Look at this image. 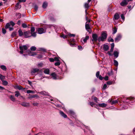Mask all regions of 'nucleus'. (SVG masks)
<instances>
[{"mask_svg":"<svg viewBox=\"0 0 135 135\" xmlns=\"http://www.w3.org/2000/svg\"><path fill=\"white\" fill-rule=\"evenodd\" d=\"M27 93L28 94H29L30 93H31L33 94V93H34V91H32L31 90H27Z\"/></svg>","mask_w":135,"mask_h":135,"instance_id":"nucleus-35","label":"nucleus"},{"mask_svg":"<svg viewBox=\"0 0 135 135\" xmlns=\"http://www.w3.org/2000/svg\"><path fill=\"white\" fill-rule=\"evenodd\" d=\"M94 100L96 102H97V97H94Z\"/></svg>","mask_w":135,"mask_h":135,"instance_id":"nucleus-61","label":"nucleus"},{"mask_svg":"<svg viewBox=\"0 0 135 135\" xmlns=\"http://www.w3.org/2000/svg\"><path fill=\"white\" fill-rule=\"evenodd\" d=\"M30 31H26L24 32V35L26 38H27L30 36Z\"/></svg>","mask_w":135,"mask_h":135,"instance_id":"nucleus-8","label":"nucleus"},{"mask_svg":"<svg viewBox=\"0 0 135 135\" xmlns=\"http://www.w3.org/2000/svg\"><path fill=\"white\" fill-rule=\"evenodd\" d=\"M122 37L121 35L120 34H118L115 38V42H118L120 39Z\"/></svg>","mask_w":135,"mask_h":135,"instance_id":"nucleus-7","label":"nucleus"},{"mask_svg":"<svg viewBox=\"0 0 135 135\" xmlns=\"http://www.w3.org/2000/svg\"><path fill=\"white\" fill-rule=\"evenodd\" d=\"M60 64V62L59 61L56 62L55 63V66H59V65Z\"/></svg>","mask_w":135,"mask_h":135,"instance_id":"nucleus-47","label":"nucleus"},{"mask_svg":"<svg viewBox=\"0 0 135 135\" xmlns=\"http://www.w3.org/2000/svg\"><path fill=\"white\" fill-rule=\"evenodd\" d=\"M10 98L12 101H14L15 100V99L14 97L12 95L10 96Z\"/></svg>","mask_w":135,"mask_h":135,"instance_id":"nucleus-30","label":"nucleus"},{"mask_svg":"<svg viewBox=\"0 0 135 135\" xmlns=\"http://www.w3.org/2000/svg\"><path fill=\"white\" fill-rule=\"evenodd\" d=\"M26 1V0H20L19 1L21 2H25Z\"/></svg>","mask_w":135,"mask_h":135,"instance_id":"nucleus-62","label":"nucleus"},{"mask_svg":"<svg viewBox=\"0 0 135 135\" xmlns=\"http://www.w3.org/2000/svg\"><path fill=\"white\" fill-rule=\"evenodd\" d=\"M29 97H28L29 99H32L35 97H36L37 98H39V97L37 94H35L33 95H29Z\"/></svg>","mask_w":135,"mask_h":135,"instance_id":"nucleus-11","label":"nucleus"},{"mask_svg":"<svg viewBox=\"0 0 135 135\" xmlns=\"http://www.w3.org/2000/svg\"><path fill=\"white\" fill-rule=\"evenodd\" d=\"M114 44L113 43H112L111 45V48H114Z\"/></svg>","mask_w":135,"mask_h":135,"instance_id":"nucleus-57","label":"nucleus"},{"mask_svg":"<svg viewBox=\"0 0 135 135\" xmlns=\"http://www.w3.org/2000/svg\"><path fill=\"white\" fill-rule=\"evenodd\" d=\"M113 83V81H108L107 83V84L109 85H111Z\"/></svg>","mask_w":135,"mask_h":135,"instance_id":"nucleus-42","label":"nucleus"},{"mask_svg":"<svg viewBox=\"0 0 135 135\" xmlns=\"http://www.w3.org/2000/svg\"><path fill=\"white\" fill-rule=\"evenodd\" d=\"M99 71H97L96 73V76L97 78H98V77L99 75Z\"/></svg>","mask_w":135,"mask_h":135,"instance_id":"nucleus-48","label":"nucleus"},{"mask_svg":"<svg viewBox=\"0 0 135 135\" xmlns=\"http://www.w3.org/2000/svg\"><path fill=\"white\" fill-rule=\"evenodd\" d=\"M18 32L19 33V35L20 36H21L23 35V33L20 29L19 30Z\"/></svg>","mask_w":135,"mask_h":135,"instance_id":"nucleus-26","label":"nucleus"},{"mask_svg":"<svg viewBox=\"0 0 135 135\" xmlns=\"http://www.w3.org/2000/svg\"><path fill=\"white\" fill-rule=\"evenodd\" d=\"M59 113L61 115L65 118L67 117V115L65 114L63 112L61 111H59Z\"/></svg>","mask_w":135,"mask_h":135,"instance_id":"nucleus-14","label":"nucleus"},{"mask_svg":"<svg viewBox=\"0 0 135 135\" xmlns=\"http://www.w3.org/2000/svg\"><path fill=\"white\" fill-rule=\"evenodd\" d=\"M114 64L116 66H118V63L117 61L115 60H114Z\"/></svg>","mask_w":135,"mask_h":135,"instance_id":"nucleus-38","label":"nucleus"},{"mask_svg":"<svg viewBox=\"0 0 135 135\" xmlns=\"http://www.w3.org/2000/svg\"><path fill=\"white\" fill-rule=\"evenodd\" d=\"M98 105L100 107H105L107 106V104L104 103L99 104Z\"/></svg>","mask_w":135,"mask_h":135,"instance_id":"nucleus-21","label":"nucleus"},{"mask_svg":"<svg viewBox=\"0 0 135 135\" xmlns=\"http://www.w3.org/2000/svg\"><path fill=\"white\" fill-rule=\"evenodd\" d=\"M89 37L88 36H86L83 39V41L85 43L86 42L87 40L89 38Z\"/></svg>","mask_w":135,"mask_h":135,"instance_id":"nucleus-29","label":"nucleus"},{"mask_svg":"<svg viewBox=\"0 0 135 135\" xmlns=\"http://www.w3.org/2000/svg\"><path fill=\"white\" fill-rule=\"evenodd\" d=\"M19 48L21 50V51H20V53L21 54H22L23 53V50H26L28 48L26 45H25L23 46H20Z\"/></svg>","mask_w":135,"mask_h":135,"instance_id":"nucleus-3","label":"nucleus"},{"mask_svg":"<svg viewBox=\"0 0 135 135\" xmlns=\"http://www.w3.org/2000/svg\"><path fill=\"white\" fill-rule=\"evenodd\" d=\"M28 84H30L31 85H32V82L31 81H29V80L28 81Z\"/></svg>","mask_w":135,"mask_h":135,"instance_id":"nucleus-63","label":"nucleus"},{"mask_svg":"<svg viewBox=\"0 0 135 135\" xmlns=\"http://www.w3.org/2000/svg\"><path fill=\"white\" fill-rule=\"evenodd\" d=\"M39 70V69L37 68L33 69L31 70V73L32 74L35 73L38 71Z\"/></svg>","mask_w":135,"mask_h":135,"instance_id":"nucleus-15","label":"nucleus"},{"mask_svg":"<svg viewBox=\"0 0 135 135\" xmlns=\"http://www.w3.org/2000/svg\"><path fill=\"white\" fill-rule=\"evenodd\" d=\"M49 60L51 62H53L54 61V59L52 58H49Z\"/></svg>","mask_w":135,"mask_h":135,"instance_id":"nucleus-46","label":"nucleus"},{"mask_svg":"<svg viewBox=\"0 0 135 135\" xmlns=\"http://www.w3.org/2000/svg\"><path fill=\"white\" fill-rule=\"evenodd\" d=\"M44 73L45 74H49V70L48 69H45L44 71Z\"/></svg>","mask_w":135,"mask_h":135,"instance_id":"nucleus-23","label":"nucleus"},{"mask_svg":"<svg viewBox=\"0 0 135 135\" xmlns=\"http://www.w3.org/2000/svg\"><path fill=\"white\" fill-rule=\"evenodd\" d=\"M17 15H18L19 16L18 17V18H20L21 17V15L20 13H18L16 14Z\"/></svg>","mask_w":135,"mask_h":135,"instance_id":"nucleus-64","label":"nucleus"},{"mask_svg":"<svg viewBox=\"0 0 135 135\" xmlns=\"http://www.w3.org/2000/svg\"><path fill=\"white\" fill-rule=\"evenodd\" d=\"M16 93L15 94V96L16 97H17L19 96H20V93L18 91H17L15 92Z\"/></svg>","mask_w":135,"mask_h":135,"instance_id":"nucleus-24","label":"nucleus"},{"mask_svg":"<svg viewBox=\"0 0 135 135\" xmlns=\"http://www.w3.org/2000/svg\"><path fill=\"white\" fill-rule=\"evenodd\" d=\"M120 17L119 16L117 13H116L114 15V19L116 20H118Z\"/></svg>","mask_w":135,"mask_h":135,"instance_id":"nucleus-17","label":"nucleus"},{"mask_svg":"<svg viewBox=\"0 0 135 135\" xmlns=\"http://www.w3.org/2000/svg\"><path fill=\"white\" fill-rule=\"evenodd\" d=\"M67 113L69 114H71L72 115H74V112L71 110H69L68 112Z\"/></svg>","mask_w":135,"mask_h":135,"instance_id":"nucleus-22","label":"nucleus"},{"mask_svg":"<svg viewBox=\"0 0 135 135\" xmlns=\"http://www.w3.org/2000/svg\"><path fill=\"white\" fill-rule=\"evenodd\" d=\"M21 104L22 106L25 107H28L30 106V104L28 103L23 102Z\"/></svg>","mask_w":135,"mask_h":135,"instance_id":"nucleus-10","label":"nucleus"},{"mask_svg":"<svg viewBox=\"0 0 135 135\" xmlns=\"http://www.w3.org/2000/svg\"><path fill=\"white\" fill-rule=\"evenodd\" d=\"M0 67L1 69L4 70H5L6 69V66L4 65H2L0 66Z\"/></svg>","mask_w":135,"mask_h":135,"instance_id":"nucleus-31","label":"nucleus"},{"mask_svg":"<svg viewBox=\"0 0 135 135\" xmlns=\"http://www.w3.org/2000/svg\"><path fill=\"white\" fill-rule=\"evenodd\" d=\"M99 78V79L100 80H102L103 79V77H102V76L101 75H100L98 77V78Z\"/></svg>","mask_w":135,"mask_h":135,"instance_id":"nucleus-54","label":"nucleus"},{"mask_svg":"<svg viewBox=\"0 0 135 135\" xmlns=\"http://www.w3.org/2000/svg\"><path fill=\"white\" fill-rule=\"evenodd\" d=\"M89 7L88 3H85L84 4V7L85 8L88 9Z\"/></svg>","mask_w":135,"mask_h":135,"instance_id":"nucleus-28","label":"nucleus"},{"mask_svg":"<svg viewBox=\"0 0 135 135\" xmlns=\"http://www.w3.org/2000/svg\"><path fill=\"white\" fill-rule=\"evenodd\" d=\"M35 31V28L33 27H32L31 28V33Z\"/></svg>","mask_w":135,"mask_h":135,"instance_id":"nucleus-43","label":"nucleus"},{"mask_svg":"<svg viewBox=\"0 0 135 135\" xmlns=\"http://www.w3.org/2000/svg\"><path fill=\"white\" fill-rule=\"evenodd\" d=\"M92 37L93 39L92 41H93L96 42L98 40V36L96 34H93L92 35Z\"/></svg>","mask_w":135,"mask_h":135,"instance_id":"nucleus-5","label":"nucleus"},{"mask_svg":"<svg viewBox=\"0 0 135 135\" xmlns=\"http://www.w3.org/2000/svg\"><path fill=\"white\" fill-rule=\"evenodd\" d=\"M16 87L17 89L19 90H24V89L23 88V87H22L21 86H18L17 85L16 86Z\"/></svg>","mask_w":135,"mask_h":135,"instance_id":"nucleus-33","label":"nucleus"},{"mask_svg":"<svg viewBox=\"0 0 135 135\" xmlns=\"http://www.w3.org/2000/svg\"><path fill=\"white\" fill-rule=\"evenodd\" d=\"M85 27L86 30H89L90 29V27L88 24H87V22L86 23L85 25Z\"/></svg>","mask_w":135,"mask_h":135,"instance_id":"nucleus-25","label":"nucleus"},{"mask_svg":"<svg viewBox=\"0 0 135 135\" xmlns=\"http://www.w3.org/2000/svg\"><path fill=\"white\" fill-rule=\"evenodd\" d=\"M16 9H19L21 8V6L20 4L19 3H18L16 5Z\"/></svg>","mask_w":135,"mask_h":135,"instance_id":"nucleus-19","label":"nucleus"},{"mask_svg":"<svg viewBox=\"0 0 135 135\" xmlns=\"http://www.w3.org/2000/svg\"><path fill=\"white\" fill-rule=\"evenodd\" d=\"M37 31L39 34H41L45 32V30L42 28H38Z\"/></svg>","mask_w":135,"mask_h":135,"instance_id":"nucleus-6","label":"nucleus"},{"mask_svg":"<svg viewBox=\"0 0 135 135\" xmlns=\"http://www.w3.org/2000/svg\"><path fill=\"white\" fill-rule=\"evenodd\" d=\"M15 23L12 21H11L9 23H7L5 27L6 29L9 28V30L10 31H11L13 30V28L12 27H10L11 26V25L13 27L14 26Z\"/></svg>","mask_w":135,"mask_h":135,"instance_id":"nucleus-2","label":"nucleus"},{"mask_svg":"<svg viewBox=\"0 0 135 135\" xmlns=\"http://www.w3.org/2000/svg\"><path fill=\"white\" fill-rule=\"evenodd\" d=\"M47 6V3L46 2H44L42 6V7L44 8H46Z\"/></svg>","mask_w":135,"mask_h":135,"instance_id":"nucleus-20","label":"nucleus"},{"mask_svg":"<svg viewBox=\"0 0 135 135\" xmlns=\"http://www.w3.org/2000/svg\"><path fill=\"white\" fill-rule=\"evenodd\" d=\"M118 101L117 100H114L110 102L111 103V104H115L118 103Z\"/></svg>","mask_w":135,"mask_h":135,"instance_id":"nucleus-34","label":"nucleus"},{"mask_svg":"<svg viewBox=\"0 0 135 135\" xmlns=\"http://www.w3.org/2000/svg\"><path fill=\"white\" fill-rule=\"evenodd\" d=\"M54 61H59V59L58 57H55L54 58Z\"/></svg>","mask_w":135,"mask_h":135,"instance_id":"nucleus-59","label":"nucleus"},{"mask_svg":"<svg viewBox=\"0 0 135 135\" xmlns=\"http://www.w3.org/2000/svg\"><path fill=\"white\" fill-rule=\"evenodd\" d=\"M16 32H13L12 33L11 36L13 37H14L16 35Z\"/></svg>","mask_w":135,"mask_h":135,"instance_id":"nucleus-51","label":"nucleus"},{"mask_svg":"<svg viewBox=\"0 0 135 135\" xmlns=\"http://www.w3.org/2000/svg\"><path fill=\"white\" fill-rule=\"evenodd\" d=\"M128 2L127 0H124L120 3V5L122 6L126 5L127 4Z\"/></svg>","mask_w":135,"mask_h":135,"instance_id":"nucleus-9","label":"nucleus"},{"mask_svg":"<svg viewBox=\"0 0 135 135\" xmlns=\"http://www.w3.org/2000/svg\"><path fill=\"white\" fill-rule=\"evenodd\" d=\"M109 41V42H113L114 40L112 38H110L108 39Z\"/></svg>","mask_w":135,"mask_h":135,"instance_id":"nucleus-52","label":"nucleus"},{"mask_svg":"<svg viewBox=\"0 0 135 135\" xmlns=\"http://www.w3.org/2000/svg\"><path fill=\"white\" fill-rule=\"evenodd\" d=\"M0 79L2 81V80H3L5 79V76H3L1 74H0Z\"/></svg>","mask_w":135,"mask_h":135,"instance_id":"nucleus-27","label":"nucleus"},{"mask_svg":"<svg viewBox=\"0 0 135 135\" xmlns=\"http://www.w3.org/2000/svg\"><path fill=\"white\" fill-rule=\"evenodd\" d=\"M78 49L79 50H81L82 49V47L81 46H78Z\"/></svg>","mask_w":135,"mask_h":135,"instance_id":"nucleus-53","label":"nucleus"},{"mask_svg":"<svg viewBox=\"0 0 135 135\" xmlns=\"http://www.w3.org/2000/svg\"><path fill=\"white\" fill-rule=\"evenodd\" d=\"M109 48V46L107 45L104 44L103 45V49L105 51H107L108 50Z\"/></svg>","mask_w":135,"mask_h":135,"instance_id":"nucleus-18","label":"nucleus"},{"mask_svg":"<svg viewBox=\"0 0 135 135\" xmlns=\"http://www.w3.org/2000/svg\"><path fill=\"white\" fill-rule=\"evenodd\" d=\"M3 84L4 85H6L8 84V82L6 80H2V81Z\"/></svg>","mask_w":135,"mask_h":135,"instance_id":"nucleus-32","label":"nucleus"},{"mask_svg":"<svg viewBox=\"0 0 135 135\" xmlns=\"http://www.w3.org/2000/svg\"><path fill=\"white\" fill-rule=\"evenodd\" d=\"M90 105L92 107H93L94 105V103L93 102H90Z\"/></svg>","mask_w":135,"mask_h":135,"instance_id":"nucleus-58","label":"nucleus"},{"mask_svg":"<svg viewBox=\"0 0 135 135\" xmlns=\"http://www.w3.org/2000/svg\"><path fill=\"white\" fill-rule=\"evenodd\" d=\"M31 36L33 37H35L36 36V33L35 32H32L31 33Z\"/></svg>","mask_w":135,"mask_h":135,"instance_id":"nucleus-39","label":"nucleus"},{"mask_svg":"<svg viewBox=\"0 0 135 135\" xmlns=\"http://www.w3.org/2000/svg\"><path fill=\"white\" fill-rule=\"evenodd\" d=\"M68 35L71 37H74L75 36V35L73 34L70 33L68 34Z\"/></svg>","mask_w":135,"mask_h":135,"instance_id":"nucleus-55","label":"nucleus"},{"mask_svg":"<svg viewBox=\"0 0 135 135\" xmlns=\"http://www.w3.org/2000/svg\"><path fill=\"white\" fill-rule=\"evenodd\" d=\"M38 93L41 95H48V93L46 92L45 91H42L40 92H38Z\"/></svg>","mask_w":135,"mask_h":135,"instance_id":"nucleus-13","label":"nucleus"},{"mask_svg":"<svg viewBox=\"0 0 135 135\" xmlns=\"http://www.w3.org/2000/svg\"><path fill=\"white\" fill-rule=\"evenodd\" d=\"M135 100V99L132 98L130 99H127L126 100V102L129 104H131L132 103L134 102Z\"/></svg>","mask_w":135,"mask_h":135,"instance_id":"nucleus-4","label":"nucleus"},{"mask_svg":"<svg viewBox=\"0 0 135 135\" xmlns=\"http://www.w3.org/2000/svg\"><path fill=\"white\" fill-rule=\"evenodd\" d=\"M107 36V34L106 31L103 32L101 34L100 37L98 38V41L99 42L103 41L106 39Z\"/></svg>","mask_w":135,"mask_h":135,"instance_id":"nucleus-1","label":"nucleus"},{"mask_svg":"<svg viewBox=\"0 0 135 135\" xmlns=\"http://www.w3.org/2000/svg\"><path fill=\"white\" fill-rule=\"evenodd\" d=\"M30 50L31 51H34L36 50V48L34 46H32L31 47Z\"/></svg>","mask_w":135,"mask_h":135,"instance_id":"nucleus-36","label":"nucleus"},{"mask_svg":"<svg viewBox=\"0 0 135 135\" xmlns=\"http://www.w3.org/2000/svg\"><path fill=\"white\" fill-rule=\"evenodd\" d=\"M117 28L116 27L114 28L113 30V34H115L117 32Z\"/></svg>","mask_w":135,"mask_h":135,"instance_id":"nucleus-37","label":"nucleus"},{"mask_svg":"<svg viewBox=\"0 0 135 135\" xmlns=\"http://www.w3.org/2000/svg\"><path fill=\"white\" fill-rule=\"evenodd\" d=\"M2 32L3 33L5 34L6 33V30L4 28H2Z\"/></svg>","mask_w":135,"mask_h":135,"instance_id":"nucleus-45","label":"nucleus"},{"mask_svg":"<svg viewBox=\"0 0 135 135\" xmlns=\"http://www.w3.org/2000/svg\"><path fill=\"white\" fill-rule=\"evenodd\" d=\"M107 87V85L106 84H104L103 86L102 90H105Z\"/></svg>","mask_w":135,"mask_h":135,"instance_id":"nucleus-41","label":"nucleus"},{"mask_svg":"<svg viewBox=\"0 0 135 135\" xmlns=\"http://www.w3.org/2000/svg\"><path fill=\"white\" fill-rule=\"evenodd\" d=\"M34 8L37 11L38 9V7L35 4L34 5Z\"/></svg>","mask_w":135,"mask_h":135,"instance_id":"nucleus-49","label":"nucleus"},{"mask_svg":"<svg viewBox=\"0 0 135 135\" xmlns=\"http://www.w3.org/2000/svg\"><path fill=\"white\" fill-rule=\"evenodd\" d=\"M120 16L122 19L124 21L125 19V17L124 15L123 14H121Z\"/></svg>","mask_w":135,"mask_h":135,"instance_id":"nucleus-50","label":"nucleus"},{"mask_svg":"<svg viewBox=\"0 0 135 135\" xmlns=\"http://www.w3.org/2000/svg\"><path fill=\"white\" fill-rule=\"evenodd\" d=\"M32 104L34 106L37 107L38 106L39 104L37 102L33 103H32Z\"/></svg>","mask_w":135,"mask_h":135,"instance_id":"nucleus-40","label":"nucleus"},{"mask_svg":"<svg viewBox=\"0 0 135 135\" xmlns=\"http://www.w3.org/2000/svg\"><path fill=\"white\" fill-rule=\"evenodd\" d=\"M119 52L118 51H114V52L113 54L114 56L116 58H117L119 55Z\"/></svg>","mask_w":135,"mask_h":135,"instance_id":"nucleus-16","label":"nucleus"},{"mask_svg":"<svg viewBox=\"0 0 135 135\" xmlns=\"http://www.w3.org/2000/svg\"><path fill=\"white\" fill-rule=\"evenodd\" d=\"M22 26L24 28H26L27 27V25L25 23H23L22 24Z\"/></svg>","mask_w":135,"mask_h":135,"instance_id":"nucleus-44","label":"nucleus"},{"mask_svg":"<svg viewBox=\"0 0 135 135\" xmlns=\"http://www.w3.org/2000/svg\"><path fill=\"white\" fill-rule=\"evenodd\" d=\"M51 75L54 79H57V75L55 73H52Z\"/></svg>","mask_w":135,"mask_h":135,"instance_id":"nucleus-12","label":"nucleus"},{"mask_svg":"<svg viewBox=\"0 0 135 135\" xmlns=\"http://www.w3.org/2000/svg\"><path fill=\"white\" fill-rule=\"evenodd\" d=\"M30 53H28L29 55L30 56H33L34 54H32L30 51L29 52Z\"/></svg>","mask_w":135,"mask_h":135,"instance_id":"nucleus-60","label":"nucleus"},{"mask_svg":"<svg viewBox=\"0 0 135 135\" xmlns=\"http://www.w3.org/2000/svg\"><path fill=\"white\" fill-rule=\"evenodd\" d=\"M104 79L105 80H108V76H105L104 78Z\"/></svg>","mask_w":135,"mask_h":135,"instance_id":"nucleus-56","label":"nucleus"}]
</instances>
